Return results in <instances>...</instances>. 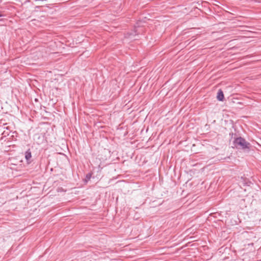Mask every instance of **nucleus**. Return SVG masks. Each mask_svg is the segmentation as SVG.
<instances>
[{
  "label": "nucleus",
  "mask_w": 261,
  "mask_h": 261,
  "mask_svg": "<svg viewBox=\"0 0 261 261\" xmlns=\"http://www.w3.org/2000/svg\"><path fill=\"white\" fill-rule=\"evenodd\" d=\"M233 144L236 148L245 151H249L251 147L250 143L241 137L235 138L233 141Z\"/></svg>",
  "instance_id": "nucleus-1"
},
{
  "label": "nucleus",
  "mask_w": 261,
  "mask_h": 261,
  "mask_svg": "<svg viewBox=\"0 0 261 261\" xmlns=\"http://www.w3.org/2000/svg\"><path fill=\"white\" fill-rule=\"evenodd\" d=\"M217 98L219 101H223L224 99L223 92L221 89H219L217 93Z\"/></svg>",
  "instance_id": "nucleus-2"
},
{
  "label": "nucleus",
  "mask_w": 261,
  "mask_h": 261,
  "mask_svg": "<svg viewBox=\"0 0 261 261\" xmlns=\"http://www.w3.org/2000/svg\"><path fill=\"white\" fill-rule=\"evenodd\" d=\"M32 157L31 154V151L30 149H29L25 152V158L27 162H29L31 158Z\"/></svg>",
  "instance_id": "nucleus-3"
},
{
  "label": "nucleus",
  "mask_w": 261,
  "mask_h": 261,
  "mask_svg": "<svg viewBox=\"0 0 261 261\" xmlns=\"http://www.w3.org/2000/svg\"><path fill=\"white\" fill-rule=\"evenodd\" d=\"M86 177L88 178V179H90V177H91V174H87V176H86Z\"/></svg>",
  "instance_id": "nucleus-4"
},
{
  "label": "nucleus",
  "mask_w": 261,
  "mask_h": 261,
  "mask_svg": "<svg viewBox=\"0 0 261 261\" xmlns=\"http://www.w3.org/2000/svg\"><path fill=\"white\" fill-rule=\"evenodd\" d=\"M3 134H5V135H9L8 133V132H6L5 131H4Z\"/></svg>",
  "instance_id": "nucleus-5"
},
{
  "label": "nucleus",
  "mask_w": 261,
  "mask_h": 261,
  "mask_svg": "<svg viewBox=\"0 0 261 261\" xmlns=\"http://www.w3.org/2000/svg\"><path fill=\"white\" fill-rule=\"evenodd\" d=\"M3 15L0 13V17L3 16Z\"/></svg>",
  "instance_id": "nucleus-6"
},
{
  "label": "nucleus",
  "mask_w": 261,
  "mask_h": 261,
  "mask_svg": "<svg viewBox=\"0 0 261 261\" xmlns=\"http://www.w3.org/2000/svg\"><path fill=\"white\" fill-rule=\"evenodd\" d=\"M6 128V129H8V127H4V128Z\"/></svg>",
  "instance_id": "nucleus-7"
},
{
  "label": "nucleus",
  "mask_w": 261,
  "mask_h": 261,
  "mask_svg": "<svg viewBox=\"0 0 261 261\" xmlns=\"http://www.w3.org/2000/svg\"><path fill=\"white\" fill-rule=\"evenodd\" d=\"M2 2V0H0V3Z\"/></svg>",
  "instance_id": "nucleus-8"
}]
</instances>
